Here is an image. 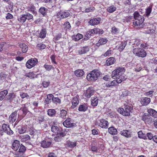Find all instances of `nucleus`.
Returning a JSON list of instances; mask_svg holds the SVG:
<instances>
[{
	"mask_svg": "<svg viewBox=\"0 0 157 157\" xmlns=\"http://www.w3.org/2000/svg\"><path fill=\"white\" fill-rule=\"evenodd\" d=\"M134 20H133V24L136 26H140L142 24L144 21V17L140 15L139 13L135 12L134 13Z\"/></svg>",
	"mask_w": 157,
	"mask_h": 157,
	"instance_id": "f257e3e1",
	"label": "nucleus"
},
{
	"mask_svg": "<svg viewBox=\"0 0 157 157\" xmlns=\"http://www.w3.org/2000/svg\"><path fill=\"white\" fill-rule=\"evenodd\" d=\"M132 109V107L131 105H125L124 108H119L117 109V111L121 114L125 116H128L130 115V113Z\"/></svg>",
	"mask_w": 157,
	"mask_h": 157,
	"instance_id": "f03ea898",
	"label": "nucleus"
},
{
	"mask_svg": "<svg viewBox=\"0 0 157 157\" xmlns=\"http://www.w3.org/2000/svg\"><path fill=\"white\" fill-rule=\"evenodd\" d=\"M101 72L98 70H94L90 73L88 74L86 76L88 80H96L101 75Z\"/></svg>",
	"mask_w": 157,
	"mask_h": 157,
	"instance_id": "7ed1b4c3",
	"label": "nucleus"
},
{
	"mask_svg": "<svg viewBox=\"0 0 157 157\" xmlns=\"http://www.w3.org/2000/svg\"><path fill=\"white\" fill-rule=\"evenodd\" d=\"M124 72V69L123 68L118 67L114 70L112 72L111 77L113 79H117L121 75H123Z\"/></svg>",
	"mask_w": 157,
	"mask_h": 157,
	"instance_id": "20e7f679",
	"label": "nucleus"
},
{
	"mask_svg": "<svg viewBox=\"0 0 157 157\" xmlns=\"http://www.w3.org/2000/svg\"><path fill=\"white\" fill-rule=\"evenodd\" d=\"M132 52L136 56L141 57H144L146 56L145 51L142 48H135L133 49Z\"/></svg>",
	"mask_w": 157,
	"mask_h": 157,
	"instance_id": "39448f33",
	"label": "nucleus"
},
{
	"mask_svg": "<svg viewBox=\"0 0 157 157\" xmlns=\"http://www.w3.org/2000/svg\"><path fill=\"white\" fill-rule=\"evenodd\" d=\"M142 120L147 124H150L153 122V119L148 113H144L142 117Z\"/></svg>",
	"mask_w": 157,
	"mask_h": 157,
	"instance_id": "423d86ee",
	"label": "nucleus"
},
{
	"mask_svg": "<svg viewBox=\"0 0 157 157\" xmlns=\"http://www.w3.org/2000/svg\"><path fill=\"white\" fill-rule=\"evenodd\" d=\"M38 62L36 58H31L28 60L26 63V66L27 68H31L35 66Z\"/></svg>",
	"mask_w": 157,
	"mask_h": 157,
	"instance_id": "0eeeda50",
	"label": "nucleus"
},
{
	"mask_svg": "<svg viewBox=\"0 0 157 157\" xmlns=\"http://www.w3.org/2000/svg\"><path fill=\"white\" fill-rule=\"evenodd\" d=\"M3 131L7 134L10 135H12L13 133V132L10 127L9 125L7 124H4L2 127Z\"/></svg>",
	"mask_w": 157,
	"mask_h": 157,
	"instance_id": "6e6552de",
	"label": "nucleus"
},
{
	"mask_svg": "<svg viewBox=\"0 0 157 157\" xmlns=\"http://www.w3.org/2000/svg\"><path fill=\"white\" fill-rule=\"evenodd\" d=\"M101 20V19L100 17L94 18L91 19L89 21V23L91 25H96L100 23Z\"/></svg>",
	"mask_w": 157,
	"mask_h": 157,
	"instance_id": "1a4fd4ad",
	"label": "nucleus"
},
{
	"mask_svg": "<svg viewBox=\"0 0 157 157\" xmlns=\"http://www.w3.org/2000/svg\"><path fill=\"white\" fill-rule=\"evenodd\" d=\"M17 112L15 111L10 115V116L9 120L10 122L11 123H13L17 119Z\"/></svg>",
	"mask_w": 157,
	"mask_h": 157,
	"instance_id": "9d476101",
	"label": "nucleus"
},
{
	"mask_svg": "<svg viewBox=\"0 0 157 157\" xmlns=\"http://www.w3.org/2000/svg\"><path fill=\"white\" fill-rule=\"evenodd\" d=\"M63 125L66 127H75L76 124L71 122L69 119L66 120L63 123Z\"/></svg>",
	"mask_w": 157,
	"mask_h": 157,
	"instance_id": "9b49d317",
	"label": "nucleus"
},
{
	"mask_svg": "<svg viewBox=\"0 0 157 157\" xmlns=\"http://www.w3.org/2000/svg\"><path fill=\"white\" fill-rule=\"evenodd\" d=\"M89 51V48L88 46L84 47L81 48L78 51V52L79 55H82L86 53Z\"/></svg>",
	"mask_w": 157,
	"mask_h": 157,
	"instance_id": "f8f14e48",
	"label": "nucleus"
},
{
	"mask_svg": "<svg viewBox=\"0 0 157 157\" xmlns=\"http://www.w3.org/2000/svg\"><path fill=\"white\" fill-rule=\"evenodd\" d=\"M108 122L104 119L101 120L99 123V126L102 128H108Z\"/></svg>",
	"mask_w": 157,
	"mask_h": 157,
	"instance_id": "ddd939ff",
	"label": "nucleus"
},
{
	"mask_svg": "<svg viewBox=\"0 0 157 157\" xmlns=\"http://www.w3.org/2000/svg\"><path fill=\"white\" fill-rule=\"evenodd\" d=\"M72 105L71 106V109H74L78 104L79 101L77 97H74L72 101Z\"/></svg>",
	"mask_w": 157,
	"mask_h": 157,
	"instance_id": "4468645a",
	"label": "nucleus"
},
{
	"mask_svg": "<svg viewBox=\"0 0 157 157\" xmlns=\"http://www.w3.org/2000/svg\"><path fill=\"white\" fill-rule=\"evenodd\" d=\"M20 145V141L16 140L14 141L12 145V148L15 151H17Z\"/></svg>",
	"mask_w": 157,
	"mask_h": 157,
	"instance_id": "2eb2a0df",
	"label": "nucleus"
},
{
	"mask_svg": "<svg viewBox=\"0 0 157 157\" xmlns=\"http://www.w3.org/2000/svg\"><path fill=\"white\" fill-rule=\"evenodd\" d=\"M147 112L151 116H152L156 118L157 117V112L155 110L150 109H148Z\"/></svg>",
	"mask_w": 157,
	"mask_h": 157,
	"instance_id": "dca6fc26",
	"label": "nucleus"
},
{
	"mask_svg": "<svg viewBox=\"0 0 157 157\" xmlns=\"http://www.w3.org/2000/svg\"><path fill=\"white\" fill-rule=\"evenodd\" d=\"M51 144V141L44 140L41 142V146L43 148H48L49 147Z\"/></svg>",
	"mask_w": 157,
	"mask_h": 157,
	"instance_id": "f3484780",
	"label": "nucleus"
},
{
	"mask_svg": "<svg viewBox=\"0 0 157 157\" xmlns=\"http://www.w3.org/2000/svg\"><path fill=\"white\" fill-rule=\"evenodd\" d=\"M141 103L143 105H148L151 101L150 98L147 97L143 98L141 100Z\"/></svg>",
	"mask_w": 157,
	"mask_h": 157,
	"instance_id": "a211bd4d",
	"label": "nucleus"
},
{
	"mask_svg": "<svg viewBox=\"0 0 157 157\" xmlns=\"http://www.w3.org/2000/svg\"><path fill=\"white\" fill-rule=\"evenodd\" d=\"M94 90L92 88H89L86 91L85 96L87 98H90L91 96L93 94Z\"/></svg>",
	"mask_w": 157,
	"mask_h": 157,
	"instance_id": "6ab92c4d",
	"label": "nucleus"
},
{
	"mask_svg": "<svg viewBox=\"0 0 157 157\" xmlns=\"http://www.w3.org/2000/svg\"><path fill=\"white\" fill-rule=\"evenodd\" d=\"M116 61L115 59L113 57H110L108 58L106 61V65L109 66L113 64Z\"/></svg>",
	"mask_w": 157,
	"mask_h": 157,
	"instance_id": "aec40b11",
	"label": "nucleus"
},
{
	"mask_svg": "<svg viewBox=\"0 0 157 157\" xmlns=\"http://www.w3.org/2000/svg\"><path fill=\"white\" fill-rule=\"evenodd\" d=\"M8 93L7 90H6L0 92V100H2Z\"/></svg>",
	"mask_w": 157,
	"mask_h": 157,
	"instance_id": "412c9836",
	"label": "nucleus"
},
{
	"mask_svg": "<svg viewBox=\"0 0 157 157\" xmlns=\"http://www.w3.org/2000/svg\"><path fill=\"white\" fill-rule=\"evenodd\" d=\"M91 104L93 106H97L98 102V98L97 97H93L91 98Z\"/></svg>",
	"mask_w": 157,
	"mask_h": 157,
	"instance_id": "4be33fe9",
	"label": "nucleus"
},
{
	"mask_svg": "<svg viewBox=\"0 0 157 157\" xmlns=\"http://www.w3.org/2000/svg\"><path fill=\"white\" fill-rule=\"evenodd\" d=\"M83 37V35L80 33H78L76 35H74L72 36V39L75 41L79 40Z\"/></svg>",
	"mask_w": 157,
	"mask_h": 157,
	"instance_id": "5701e85b",
	"label": "nucleus"
},
{
	"mask_svg": "<svg viewBox=\"0 0 157 157\" xmlns=\"http://www.w3.org/2000/svg\"><path fill=\"white\" fill-rule=\"evenodd\" d=\"M28 11L31 12L33 14L36 15V12L35 11V7L33 5H31L30 6L27 7Z\"/></svg>",
	"mask_w": 157,
	"mask_h": 157,
	"instance_id": "b1692460",
	"label": "nucleus"
},
{
	"mask_svg": "<svg viewBox=\"0 0 157 157\" xmlns=\"http://www.w3.org/2000/svg\"><path fill=\"white\" fill-rule=\"evenodd\" d=\"M75 74L76 76L81 77L84 75V72L82 70L78 69L75 71Z\"/></svg>",
	"mask_w": 157,
	"mask_h": 157,
	"instance_id": "393cba45",
	"label": "nucleus"
},
{
	"mask_svg": "<svg viewBox=\"0 0 157 157\" xmlns=\"http://www.w3.org/2000/svg\"><path fill=\"white\" fill-rule=\"evenodd\" d=\"M109 132L113 135H116L117 134V130L113 127H110L108 129Z\"/></svg>",
	"mask_w": 157,
	"mask_h": 157,
	"instance_id": "a878e982",
	"label": "nucleus"
},
{
	"mask_svg": "<svg viewBox=\"0 0 157 157\" xmlns=\"http://www.w3.org/2000/svg\"><path fill=\"white\" fill-rule=\"evenodd\" d=\"M56 111L54 109H49L47 111V114L51 117H53L56 114Z\"/></svg>",
	"mask_w": 157,
	"mask_h": 157,
	"instance_id": "bb28decb",
	"label": "nucleus"
},
{
	"mask_svg": "<svg viewBox=\"0 0 157 157\" xmlns=\"http://www.w3.org/2000/svg\"><path fill=\"white\" fill-rule=\"evenodd\" d=\"M19 46L21 48L23 53L26 52L28 49V47L27 45L25 44H19Z\"/></svg>",
	"mask_w": 157,
	"mask_h": 157,
	"instance_id": "cd10ccee",
	"label": "nucleus"
},
{
	"mask_svg": "<svg viewBox=\"0 0 157 157\" xmlns=\"http://www.w3.org/2000/svg\"><path fill=\"white\" fill-rule=\"evenodd\" d=\"M107 40L106 39L101 38L98 41V42L96 43V45L98 46H100L101 45L104 44L106 43Z\"/></svg>",
	"mask_w": 157,
	"mask_h": 157,
	"instance_id": "c85d7f7f",
	"label": "nucleus"
},
{
	"mask_svg": "<svg viewBox=\"0 0 157 157\" xmlns=\"http://www.w3.org/2000/svg\"><path fill=\"white\" fill-rule=\"evenodd\" d=\"M46 30L45 29H43L40 31L38 36L41 38H44L46 36Z\"/></svg>",
	"mask_w": 157,
	"mask_h": 157,
	"instance_id": "c756f323",
	"label": "nucleus"
},
{
	"mask_svg": "<svg viewBox=\"0 0 157 157\" xmlns=\"http://www.w3.org/2000/svg\"><path fill=\"white\" fill-rule=\"evenodd\" d=\"M48 10V9L44 7H41L39 9V12L41 14L44 16L46 15V13Z\"/></svg>",
	"mask_w": 157,
	"mask_h": 157,
	"instance_id": "7c9ffc66",
	"label": "nucleus"
},
{
	"mask_svg": "<svg viewBox=\"0 0 157 157\" xmlns=\"http://www.w3.org/2000/svg\"><path fill=\"white\" fill-rule=\"evenodd\" d=\"M39 130H36L33 128H31L29 130V133L31 135H37L38 133H40L39 132Z\"/></svg>",
	"mask_w": 157,
	"mask_h": 157,
	"instance_id": "2f4dec72",
	"label": "nucleus"
},
{
	"mask_svg": "<svg viewBox=\"0 0 157 157\" xmlns=\"http://www.w3.org/2000/svg\"><path fill=\"white\" fill-rule=\"evenodd\" d=\"M152 7L153 4H151L146 9V15L147 17L149 16L150 13H151L152 11Z\"/></svg>",
	"mask_w": 157,
	"mask_h": 157,
	"instance_id": "473e14b6",
	"label": "nucleus"
},
{
	"mask_svg": "<svg viewBox=\"0 0 157 157\" xmlns=\"http://www.w3.org/2000/svg\"><path fill=\"white\" fill-rule=\"evenodd\" d=\"M76 143L68 141L66 142V145L69 147L73 148L76 146Z\"/></svg>",
	"mask_w": 157,
	"mask_h": 157,
	"instance_id": "72a5a7b5",
	"label": "nucleus"
},
{
	"mask_svg": "<svg viewBox=\"0 0 157 157\" xmlns=\"http://www.w3.org/2000/svg\"><path fill=\"white\" fill-rule=\"evenodd\" d=\"M121 134L125 137H131V135L129 133V131L127 130H124L121 132Z\"/></svg>",
	"mask_w": 157,
	"mask_h": 157,
	"instance_id": "f704fd0d",
	"label": "nucleus"
},
{
	"mask_svg": "<svg viewBox=\"0 0 157 157\" xmlns=\"http://www.w3.org/2000/svg\"><path fill=\"white\" fill-rule=\"evenodd\" d=\"M17 20L20 23L22 24L24 23L26 20L25 14L21 15L20 17H18Z\"/></svg>",
	"mask_w": 157,
	"mask_h": 157,
	"instance_id": "c9c22d12",
	"label": "nucleus"
},
{
	"mask_svg": "<svg viewBox=\"0 0 157 157\" xmlns=\"http://www.w3.org/2000/svg\"><path fill=\"white\" fill-rule=\"evenodd\" d=\"M51 130L52 132L57 134L59 132L60 128L56 126H52L51 127Z\"/></svg>",
	"mask_w": 157,
	"mask_h": 157,
	"instance_id": "e433bc0d",
	"label": "nucleus"
},
{
	"mask_svg": "<svg viewBox=\"0 0 157 157\" xmlns=\"http://www.w3.org/2000/svg\"><path fill=\"white\" fill-rule=\"evenodd\" d=\"M15 95L14 93H10L7 96V99L10 101H12L14 98H15Z\"/></svg>",
	"mask_w": 157,
	"mask_h": 157,
	"instance_id": "4c0bfd02",
	"label": "nucleus"
},
{
	"mask_svg": "<svg viewBox=\"0 0 157 157\" xmlns=\"http://www.w3.org/2000/svg\"><path fill=\"white\" fill-rule=\"evenodd\" d=\"M64 29L66 30H70L71 29V26L70 23L67 21L65 22L63 25Z\"/></svg>",
	"mask_w": 157,
	"mask_h": 157,
	"instance_id": "58836bf2",
	"label": "nucleus"
},
{
	"mask_svg": "<svg viewBox=\"0 0 157 157\" xmlns=\"http://www.w3.org/2000/svg\"><path fill=\"white\" fill-rule=\"evenodd\" d=\"M67 113V112L66 110H61L60 111V117L63 119H65L66 118Z\"/></svg>",
	"mask_w": 157,
	"mask_h": 157,
	"instance_id": "ea45409f",
	"label": "nucleus"
},
{
	"mask_svg": "<svg viewBox=\"0 0 157 157\" xmlns=\"http://www.w3.org/2000/svg\"><path fill=\"white\" fill-rule=\"evenodd\" d=\"M126 79V78L123 76V75H121L120 77L116 79V82L118 83H121L122 81L125 80Z\"/></svg>",
	"mask_w": 157,
	"mask_h": 157,
	"instance_id": "a19ab883",
	"label": "nucleus"
},
{
	"mask_svg": "<svg viewBox=\"0 0 157 157\" xmlns=\"http://www.w3.org/2000/svg\"><path fill=\"white\" fill-rule=\"evenodd\" d=\"M126 45V43L125 41L121 43L118 48L119 50L120 51H123Z\"/></svg>",
	"mask_w": 157,
	"mask_h": 157,
	"instance_id": "79ce46f5",
	"label": "nucleus"
},
{
	"mask_svg": "<svg viewBox=\"0 0 157 157\" xmlns=\"http://www.w3.org/2000/svg\"><path fill=\"white\" fill-rule=\"evenodd\" d=\"M138 137L140 138L143 139L145 140L147 139V137L145 134L143 133L141 131H139L138 132Z\"/></svg>",
	"mask_w": 157,
	"mask_h": 157,
	"instance_id": "37998d69",
	"label": "nucleus"
},
{
	"mask_svg": "<svg viewBox=\"0 0 157 157\" xmlns=\"http://www.w3.org/2000/svg\"><path fill=\"white\" fill-rule=\"evenodd\" d=\"M27 125L23 126L18 129V132L20 134L25 133L26 131Z\"/></svg>",
	"mask_w": 157,
	"mask_h": 157,
	"instance_id": "c03bdc74",
	"label": "nucleus"
},
{
	"mask_svg": "<svg viewBox=\"0 0 157 157\" xmlns=\"http://www.w3.org/2000/svg\"><path fill=\"white\" fill-rule=\"evenodd\" d=\"M116 9V7L113 6H112L108 8L107 9V11L110 13H112L115 11Z\"/></svg>",
	"mask_w": 157,
	"mask_h": 157,
	"instance_id": "a18cd8bd",
	"label": "nucleus"
},
{
	"mask_svg": "<svg viewBox=\"0 0 157 157\" xmlns=\"http://www.w3.org/2000/svg\"><path fill=\"white\" fill-rule=\"evenodd\" d=\"M26 150V148L25 146L21 144L19 147L18 152L20 154H23Z\"/></svg>",
	"mask_w": 157,
	"mask_h": 157,
	"instance_id": "49530a36",
	"label": "nucleus"
},
{
	"mask_svg": "<svg viewBox=\"0 0 157 157\" xmlns=\"http://www.w3.org/2000/svg\"><path fill=\"white\" fill-rule=\"evenodd\" d=\"M87 107L84 105H81L79 106L78 110L80 111L85 112L87 110Z\"/></svg>",
	"mask_w": 157,
	"mask_h": 157,
	"instance_id": "de8ad7c7",
	"label": "nucleus"
},
{
	"mask_svg": "<svg viewBox=\"0 0 157 157\" xmlns=\"http://www.w3.org/2000/svg\"><path fill=\"white\" fill-rule=\"evenodd\" d=\"M66 134L65 132H63V131L56 134V137H55V139H56L57 137L61 138L65 136Z\"/></svg>",
	"mask_w": 157,
	"mask_h": 157,
	"instance_id": "09e8293b",
	"label": "nucleus"
},
{
	"mask_svg": "<svg viewBox=\"0 0 157 157\" xmlns=\"http://www.w3.org/2000/svg\"><path fill=\"white\" fill-rule=\"evenodd\" d=\"M116 82V80H114L111 82L107 83L105 85L106 86L108 87H112V86L115 85Z\"/></svg>",
	"mask_w": 157,
	"mask_h": 157,
	"instance_id": "8fccbe9b",
	"label": "nucleus"
},
{
	"mask_svg": "<svg viewBox=\"0 0 157 157\" xmlns=\"http://www.w3.org/2000/svg\"><path fill=\"white\" fill-rule=\"evenodd\" d=\"M25 76L26 77H29L31 78H33L35 77L36 75L33 72H30L25 74Z\"/></svg>",
	"mask_w": 157,
	"mask_h": 157,
	"instance_id": "3c124183",
	"label": "nucleus"
},
{
	"mask_svg": "<svg viewBox=\"0 0 157 157\" xmlns=\"http://www.w3.org/2000/svg\"><path fill=\"white\" fill-rule=\"evenodd\" d=\"M62 12L60 11L56 15L54 16L56 18H59L60 19H63Z\"/></svg>",
	"mask_w": 157,
	"mask_h": 157,
	"instance_id": "603ef678",
	"label": "nucleus"
},
{
	"mask_svg": "<svg viewBox=\"0 0 157 157\" xmlns=\"http://www.w3.org/2000/svg\"><path fill=\"white\" fill-rule=\"evenodd\" d=\"M93 34L91 30L89 31H87L86 34L85 36L86 37V38H84V40H87L89 38H90L91 35Z\"/></svg>",
	"mask_w": 157,
	"mask_h": 157,
	"instance_id": "864d4df0",
	"label": "nucleus"
},
{
	"mask_svg": "<svg viewBox=\"0 0 157 157\" xmlns=\"http://www.w3.org/2000/svg\"><path fill=\"white\" fill-rule=\"evenodd\" d=\"M44 67L47 71H50L53 68L52 65H48L46 63L44 65Z\"/></svg>",
	"mask_w": 157,
	"mask_h": 157,
	"instance_id": "5fc2aeb1",
	"label": "nucleus"
},
{
	"mask_svg": "<svg viewBox=\"0 0 157 157\" xmlns=\"http://www.w3.org/2000/svg\"><path fill=\"white\" fill-rule=\"evenodd\" d=\"M24 14L26 20H30L33 19V16L32 14L28 13Z\"/></svg>",
	"mask_w": 157,
	"mask_h": 157,
	"instance_id": "6e6d98bb",
	"label": "nucleus"
},
{
	"mask_svg": "<svg viewBox=\"0 0 157 157\" xmlns=\"http://www.w3.org/2000/svg\"><path fill=\"white\" fill-rule=\"evenodd\" d=\"M22 141L29 140L30 139L29 136L27 134L22 136Z\"/></svg>",
	"mask_w": 157,
	"mask_h": 157,
	"instance_id": "4d7b16f0",
	"label": "nucleus"
},
{
	"mask_svg": "<svg viewBox=\"0 0 157 157\" xmlns=\"http://www.w3.org/2000/svg\"><path fill=\"white\" fill-rule=\"evenodd\" d=\"M37 47L40 50L44 49L46 47L45 45L42 43L38 44Z\"/></svg>",
	"mask_w": 157,
	"mask_h": 157,
	"instance_id": "13d9d810",
	"label": "nucleus"
},
{
	"mask_svg": "<svg viewBox=\"0 0 157 157\" xmlns=\"http://www.w3.org/2000/svg\"><path fill=\"white\" fill-rule=\"evenodd\" d=\"M112 52L113 51L112 50L110 49H109L103 54V56L106 57L110 56Z\"/></svg>",
	"mask_w": 157,
	"mask_h": 157,
	"instance_id": "bf43d9fd",
	"label": "nucleus"
},
{
	"mask_svg": "<svg viewBox=\"0 0 157 157\" xmlns=\"http://www.w3.org/2000/svg\"><path fill=\"white\" fill-rule=\"evenodd\" d=\"M21 109L23 111V113L24 114L25 116L26 115V114L28 112L27 108L25 106L22 107Z\"/></svg>",
	"mask_w": 157,
	"mask_h": 157,
	"instance_id": "052dcab7",
	"label": "nucleus"
},
{
	"mask_svg": "<svg viewBox=\"0 0 157 157\" xmlns=\"http://www.w3.org/2000/svg\"><path fill=\"white\" fill-rule=\"evenodd\" d=\"M95 8L94 7H90L86 9L85 11L86 12H89L94 10Z\"/></svg>",
	"mask_w": 157,
	"mask_h": 157,
	"instance_id": "680f3d73",
	"label": "nucleus"
},
{
	"mask_svg": "<svg viewBox=\"0 0 157 157\" xmlns=\"http://www.w3.org/2000/svg\"><path fill=\"white\" fill-rule=\"evenodd\" d=\"M62 14H63V19L68 17L70 15L69 13L67 12H62Z\"/></svg>",
	"mask_w": 157,
	"mask_h": 157,
	"instance_id": "e2e57ef3",
	"label": "nucleus"
},
{
	"mask_svg": "<svg viewBox=\"0 0 157 157\" xmlns=\"http://www.w3.org/2000/svg\"><path fill=\"white\" fill-rule=\"evenodd\" d=\"M124 4L126 6H129V7L132 6L130 1L129 0H126L124 2Z\"/></svg>",
	"mask_w": 157,
	"mask_h": 157,
	"instance_id": "0e129e2a",
	"label": "nucleus"
},
{
	"mask_svg": "<svg viewBox=\"0 0 157 157\" xmlns=\"http://www.w3.org/2000/svg\"><path fill=\"white\" fill-rule=\"evenodd\" d=\"M52 101L54 102L60 103V100L58 98H54L52 99Z\"/></svg>",
	"mask_w": 157,
	"mask_h": 157,
	"instance_id": "69168bd1",
	"label": "nucleus"
},
{
	"mask_svg": "<svg viewBox=\"0 0 157 157\" xmlns=\"http://www.w3.org/2000/svg\"><path fill=\"white\" fill-rule=\"evenodd\" d=\"M61 36L62 34L61 33H59L56 36L54 39L55 40H58L61 37Z\"/></svg>",
	"mask_w": 157,
	"mask_h": 157,
	"instance_id": "338daca9",
	"label": "nucleus"
},
{
	"mask_svg": "<svg viewBox=\"0 0 157 157\" xmlns=\"http://www.w3.org/2000/svg\"><path fill=\"white\" fill-rule=\"evenodd\" d=\"M48 157H57L56 154L53 152H50L48 155Z\"/></svg>",
	"mask_w": 157,
	"mask_h": 157,
	"instance_id": "774afa93",
	"label": "nucleus"
}]
</instances>
